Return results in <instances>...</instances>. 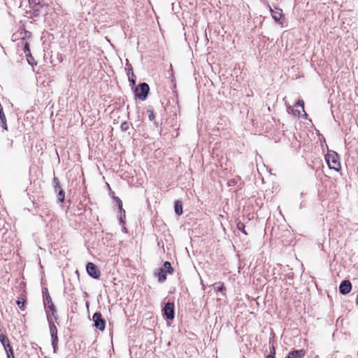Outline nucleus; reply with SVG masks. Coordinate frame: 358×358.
<instances>
[{
  "label": "nucleus",
  "instance_id": "f257e3e1",
  "mask_svg": "<svg viewBox=\"0 0 358 358\" xmlns=\"http://www.w3.org/2000/svg\"><path fill=\"white\" fill-rule=\"evenodd\" d=\"M46 314H47V319H48V321L49 323V327H50V332L51 338H52V347L54 349V352H56L57 349L58 341H59L58 337H57V329L56 326L55 325L54 322H52V320L50 316V313H49L48 310L46 311Z\"/></svg>",
  "mask_w": 358,
  "mask_h": 358
},
{
  "label": "nucleus",
  "instance_id": "f03ea898",
  "mask_svg": "<svg viewBox=\"0 0 358 358\" xmlns=\"http://www.w3.org/2000/svg\"><path fill=\"white\" fill-rule=\"evenodd\" d=\"M329 169L338 171L340 169V163L338 162V155L336 152L328 153L325 157Z\"/></svg>",
  "mask_w": 358,
  "mask_h": 358
},
{
  "label": "nucleus",
  "instance_id": "7ed1b4c3",
  "mask_svg": "<svg viewBox=\"0 0 358 358\" xmlns=\"http://www.w3.org/2000/svg\"><path fill=\"white\" fill-rule=\"evenodd\" d=\"M150 90L149 85L145 83H141L135 90V94L141 100H145L147 98Z\"/></svg>",
  "mask_w": 358,
  "mask_h": 358
},
{
  "label": "nucleus",
  "instance_id": "20e7f679",
  "mask_svg": "<svg viewBox=\"0 0 358 358\" xmlns=\"http://www.w3.org/2000/svg\"><path fill=\"white\" fill-rule=\"evenodd\" d=\"M92 320L94 322L95 327L103 331L105 329L106 321L102 318V315L100 312H96L93 315Z\"/></svg>",
  "mask_w": 358,
  "mask_h": 358
},
{
  "label": "nucleus",
  "instance_id": "39448f33",
  "mask_svg": "<svg viewBox=\"0 0 358 358\" xmlns=\"http://www.w3.org/2000/svg\"><path fill=\"white\" fill-rule=\"evenodd\" d=\"M86 269H87V273L91 277H92L94 279L99 278L101 272L99 271V270L97 268L96 266L94 264H93L92 262L87 263V264L86 266Z\"/></svg>",
  "mask_w": 358,
  "mask_h": 358
},
{
  "label": "nucleus",
  "instance_id": "423d86ee",
  "mask_svg": "<svg viewBox=\"0 0 358 358\" xmlns=\"http://www.w3.org/2000/svg\"><path fill=\"white\" fill-rule=\"evenodd\" d=\"M164 315L168 320H173L174 318V304L173 303L168 302L165 304L164 308Z\"/></svg>",
  "mask_w": 358,
  "mask_h": 358
},
{
  "label": "nucleus",
  "instance_id": "0eeeda50",
  "mask_svg": "<svg viewBox=\"0 0 358 358\" xmlns=\"http://www.w3.org/2000/svg\"><path fill=\"white\" fill-rule=\"evenodd\" d=\"M54 182L55 183V192H57V200L59 202H63L64 200V192L59 186V180L57 178H54Z\"/></svg>",
  "mask_w": 358,
  "mask_h": 358
},
{
  "label": "nucleus",
  "instance_id": "6e6552de",
  "mask_svg": "<svg viewBox=\"0 0 358 358\" xmlns=\"http://www.w3.org/2000/svg\"><path fill=\"white\" fill-rule=\"evenodd\" d=\"M352 289V285L349 280H343L339 286V291L343 294H348Z\"/></svg>",
  "mask_w": 358,
  "mask_h": 358
},
{
  "label": "nucleus",
  "instance_id": "1a4fd4ad",
  "mask_svg": "<svg viewBox=\"0 0 358 358\" xmlns=\"http://www.w3.org/2000/svg\"><path fill=\"white\" fill-rule=\"evenodd\" d=\"M270 8V13L273 17V19L277 22H279L280 20L281 19L282 16V10L280 8H275V9H273L271 7H269Z\"/></svg>",
  "mask_w": 358,
  "mask_h": 358
},
{
  "label": "nucleus",
  "instance_id": "9d476101",
  "mask_svg": "<svg viewBox=\"0 0 358 358\" xmlns=\"http://www.w3.org/2000/svg\"><path fill=\"white\" fill-rule=\"evenodd\" d=\"M155 275L158 278V281L159 282H163L166 280V271L164 268H157L155 272Z\"/></svg>",
  "mask_w": 358,
  "mask_h": 358
},
{
  "label": "nucleus",
  "instance_id": "9b49d317",
  "mask_svg": "<svg viewBox=\"0 0 358 358\" xmlns=\"http://www.w3.org/2000/svg\"><path fill=\"white\" fill-rule=\"evenodd\" d=\"M305 355L303 350H293L287 355V358H302Z\"/></svg>",
  "mask_w": 358,
  "mask_h": 358
},
{
  "label": "nucleus",
  "instance_id": "f8f14e48",
  "mask_svg": "<svg viewBox=\"0 0 358 358\" xmlns=\"http://www.w3.org/2000/svg\"><path fill=\"white\" fill-rule=\"evenodd\" d=\"M113 199L116 201V203H117L118 208H119V210H120V213H121L120 222H123V217H125V211L124 210V209L122 208V201L117 196H114Z\"/></svg>",
  "mask_w": 358,
  "mask_h": 358
},
{
  "label": "nucleus",
  "instance_id": "ddd939ff",
  "mask_svg": "<svg viewBox=\"0 0 358 358\" xmlns=\"http://www.w3.org/2000/svg\"><path fill=\"white\" fill-rule=\"evenodd\" d=\"M0 341L2 343V345H3L5 350L11 348L9 344V341L5 335L0 334Z\"/></svg>",
  "mask_w": 358,
  "mask_h": 358
},
{
  "label": "nucleus",
  "instance_id": "4468645a",
  "mask_svg": "<svg viewBox=\"0 0 358 358\" xmlns=\"http://www.w3.org/2000/svg\"><path fill=\"white\" fill-rule=\"evenodd\" d=\"M174 208H175V213L178 215H180L182 213V206L180 201H175Z\"/></svg>",
  "mask_w": 358,
  "mask_h": 358
},
{
  "label": "nucleus",
  "instance_id": "2eb2a0df",
  "mask_svg": "<svg viewBox=\"0 0 358 358\" xmlns=\"http://www.w3.org/2000/svg\"><path fill=\"white\" fill-rule=\"evenodd\" d=\"M166 273L169 274H172L173 273V268L171 265V263L169 262H165L164 263V268Z\"/></svg>",
  "mask_w": 358,
  "mask_h": 358
},
{
  "label": "nucleus",
  "instance_id": "dca6fc26",
  "mask_svg": "<svg viewBox=\"0 0 358 358\" xmlns=\"http://www.w3.org/2000/svg\"><path fill=\"white\" fill-rule=\"evenodd\" d=\"M128 77H129V82L131 83V84L132 85H134L136 82H135V80L134 79V73L131 68L129 69V71L128 72Z\"/></svg>",
  "mask_w": 358,
  "mask_h": 358
},
{
  "label": "nucleus",
  "instance_id": "f3484780",
  "mask_svg": "<svg viewBox=\"0 0 358 358\" xmlns=\"http://www.w3.org/2000/svg\"><path fill=\"white\" fill-rule=\"evenodd\" d=\"M214 289L217 292H222L224 289V284L222 282H217L214 285Z\"/></svg>",
  "mask_w": 358,
  "mask_h": 358
},
{
  "label": "nucleus",
  "instance_id": "a211bd4d",
  "mask_svg": "<svg viewBox=\"0 0 358 358\" xmlns=\"http://www.w3.org/2000/svg\"><path fill=\"white\" fill-rule=\"evenodd\" d=\"M24 52L27 57H31V52H30V50L29 48V44L27 43H25V45L24 46Z\"/></svg>",
  "mask_w": 358,
  "mask_h": 358
},
{
  "label": "nucleus",
  "instance_id": "6ab92c4d",
  "mask_svg": "<svg viewBox=\"0 0 358 358\" xmlns=\"http://www.w3.org/2000/svg\"><path fill=\"white\" fill-rule=\"evenodd\" d=\"M120 128L122 131H127L129 128V124L127 122H124L121 124Z\"/></svg>",
  "mask_w": 358,
  "mask_h": 358
},
{
  "label": "nucleus",
  "instance_id": "aec40b11",
  "mask_svg": "<svg viewBox=\"0 0 358 358\" xmlns=\"http://www.w3.org/2000/svg\"><path fill=\"white\" fill-rule=\"evenodd\" d=\"M6 354L8 358H15L13 355V350L12 348H10L9 349L6 350Z\"/></svg>",
  "mask_w": 358,
  "mask_h": 358
},
{
  "label": "nucleus",
  "instance_id": "412c9836",
  "mask_svg": "<svg viewBox=\"0 0 358 358\" xmlns=\"http://www.w3.org/2000/svg\"><path fill=\"white\" fill-rule=\"evenodd\" d=\"M52 303V299L48 293L46 294V297L44 301L45 306H46L48 304Z\"/></svg>",
  "mask_w": 358,
  "mask_h": 358
},
{
  "label": "nucleus",
  "instance_id": "4be33fe9",
  "mask_svg": "<svg viewBox=\"0 0 358 358\" xmlns=\"http://www.w3.org/2000/svg\"><path fill=\"white\" fill-rule=\"evenodd\" d=\"M47 306H48V308L50 309V310L51 311L52 315H55V312H56V309H55V306H54L53 303H50V304H48Z\"/></svg>",
  "mask_w": 358,
  "mask_h": 358
},
{
  "label": "nucleus",
  "instance_id": "5701e85b",
  "mask_svg": "<svg viewBox=\"0 0 358 358\" xmlns=\"http://www.w3.org/2000/svg\"><path fill=\"white\" fill-rule=\"evenodd\" d=\"M244 227H245V225L242 222H238L237 224V228L238 229V230L243 231L244 234H247V233L245 232V231L244 230Z\"/></svg>",
  "mask_w": 358,
  "mask_h": 358
},
{
  "label": "nucleus",
  "instance_id": "b1692460",
  "mask_svg": "<svg viewBox=\"0 0 358 358\" xmlns=\"http://www.w3.org/2000/svg\"><path fill=\"white\" fill-rule=\"evenodd\" d=\"M17 305L18 306V307L20 308V309H22L24 308V301H22L20 300H17Z\"/></svg>",
  "mask_w": 358,
  "mask_h": 358
},
{
  "label": "nucleus",
  "instance_id": "393cba45",
  "mask_svg": "<svg viewBox=\"0 0 358 358\" xmlns=\"http://www.w3.org/2000/svg\"><path fill=\"white\" fill-rule=\"evenodd\" d=\"M0 119H1V122L4 121V120H6V116H5V115L3 113V108L0 109Z\"/></svg>",
  "mask_w": 358,
  "mask_h": 358
},
{
  "label": "nucleus",
  "instance_id": "a878e982",
  "mask_svg": "<svg viewBox=\"0 0 358 358\" xmlns=\"http://www.w3.org/2000/svg\"><path fill=\"white\" fill-rule=\"evenodd\" d=\"M274 354V347H272V351L271 350V354L267 356V358H275Z\"/></svg>",
  "mask_w": 358,
  "mask_h": 358
},
{
  "label": "nucleus",
  "instance_id": "bb28decb",
  "mask_svg": "<svg viewBox=\"0 0 358 358\" xmlns=\"http://www.w3.org/2000/svg\"><path fill=\"white\" fill-rule=\"evenodd\" d=\"M296 105L299 106H301L302 108L303 111L304 112V106H303V101H299L296 103Z\"/></svg>",
  "mask_w": 358,
  "mask_h": 358
},
{
  "label": "nucleus",
  "instance_id": "cd10ccee",
  "mask_svg": "<svg viewBox=\"0 0 358 358\" xmlns=\"http://www.w3.org/2000/svg\"><path fill=\"white\" fill-rule=\"evenodd\" d=\"M2 127H3V129H5L6 130L8 129L7 128V124H6V120H4V121H2Z\"/></svg>",
  "mask_w": 358,
  "mask_h": 358
},
{
  "label": "nucleus",
  "instance_id": "c85d7f7f",
  "mask_svg": "<svg viewBox=\"0 0 358 358\" xmlns=\"http://www.w3.org/2000/svg\"><path fill=\"white\" fill-rule=\"evenodd\" d=\"M154 117H155V116H154L153 113H152V111H150V114L149 115V119H150V120H152L154 119Z\"/></svg>",
  "mask_w": 358,
  "mask_h": 358
},
{
  "label": "nucleus",
  "instance_id": "c756f323",
  "mask_svg": "<svg viewBox=\"0 0 358 358\" xmlns=\"http://www.w3.org/2000/svg\"><path fill=\"white\" fill-rule=\"evenodd\" d=\"M296 113H297L298 115H299V114H300V111H299V110H297V111H296V112H294V114H296Z\"/></svg>",
  "mask_w": 358,
  "mask_h": 358
},
{
  "label": "nucleus",
  "instance_id": "7c9ffc66",
  "mask_svg": "<svg viewBox=\"0 0 358 358\" xmlns=\"http://www.w3.org/2000/svg\"><path fill=\"white\" fill-rule=\"evenodd\" d=\"M296 113H297L298 115H299V114H300V111H299V110H297V111H296V112H294V114H296Z\"/></svg>",
  "mask_w": 358,
  "mask_h": 358
},
{
  "label": "nucleus",
  "instance_id": "2f4dec72",
  "mask_svg": "<svg viewBox=\"0 0 358 358\" xmlns=\"http://www.w3.org/2000/svg\"><path fill=\"white\" fill-rule=\"evenodd\" d=\"M357 303L358 304V294H357Z\"/></svg>",
  "mask_w": 358,
  "mask_h": 358
}]
</instances>
